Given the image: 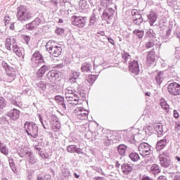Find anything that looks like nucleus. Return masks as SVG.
I'll return each instance as SVG.
<instances>
[{"mask_svg": "<svg viewBox=\"0 0 180 180\" xmlns=\"http://www.w3.org/2000/svg\"><path fill=\"white\" fill-rule=\"evenodd\" d=\"M72 24L73 26H77V27L82 28L85 27V25L86 23V21L85 19H86V17H81V16H77L73 15L72 17Z\"/></svg>", "mask_w": 180, "mask_h": 180, "instance_id": "423d86ee", "label": "nucleus"}, {"mask_svg": "<svg viewBox=\"0 0 180 180\" xmlns=\"http://www.w3.org/2000/svg\"><path fill=\"white\" fill-rule=\"evenodd\" d=\"M79 98L78 96L71 97L68 94L67 95V101L70 105H78Z\"/></svg>", "mask_w": 180, "mask_h": 180, "instance_id": "6ab92c4d", "label": "nucleus"}, {"mask_svg": "<svg viewBox=\"0 0 180 180\" xmlns=\"http://www.w3.org/2000/svg\"><path fill=\"white\" fill-rule=\"evenodd\" d=\"M61 127V124L59 122H53L52 124V130L53 131H57V130H60Z\"/></svg>", "mask_w": 180, "mask_h": 180, "instance_id": "473e14b6", "label": "nucleus"}, {"mask_svg": "<svg viewBox=\"0 0 180 180\" xmlns=\"http://www.w3.org/2000/svg\"><path fill=\"white\" fill-rule=\"evenodd\" d=\"M155 79L158 85H161V84H162V81H164V73L162 72H158L156 75Z\"/></svg>", "mask_w": 180, "mask_h": 180, "instance_id": "b1692460", "label": "nucleus"}, {"mask_svg": "<svg viewBox=\"0 0 180 180\" xmlns=\"http://www.w3.org/2000/svg\"><path fill=\"white\" fill-rule=\"evenodd\" d=\"M41 24V19H40V18H37L32 22L26 25V29L27 30H34V29H37Z\"/></svg>", "mask_w": 180, "mask_h": 180, "instance_id": "9b49d317", "label": "nucleus"}, {"mask_svg": "<svg viewBox=\"0 0 180 180\" xmlns=\"http://www.w3.org/2000/svg\"><path fill=\"white\" fill-rule=\"evenodd\" d=\"M22 39L25 41L26 44H29L30 41V37L27 35H22Z\"/></svg>", "mask_w": 180, "mask_h": 180, "instance_id": "a19ab883", "label": "nucleus"}, {"mask_svg": "<svg viewBox=\"0 0 180 180\" xmlns=\"http://www.w3.org/2000/svg\"><path fill=\"white\" fill-rule=\"evenodd\" d=\"M51 121L53 122V123L59 122H58V118H57V116H56V115H52V117H51Z\"/></svg>", "mask_w": 180, "mask_h": 180, "instance_id": "de8ad7c7", "label": "nucleus"}, {"mask_svg": "<svg viewBox=\"0 0 180 180\" xmlns=\"http://www.w3.org/2000/svg\"><path fill=\"white\" fill-rule=\"evenodd\" d=\"M8 162H9V165L11 168H13V167H15V163L13 162V158H9Z\"/></svg>", "mask_w": 180, "mask_h": 180, "instance_id": "49530a36", "label": "nucleus"}, {"mask_svg": "<svg viewBox=\"0 0 180 180\" xmlns=\"http://www.w3.org/2000/svg\"><path fill=\"white\" fill-rule=\"evenodd\" d=\"M37 150H39V154L41 157H43L44 155V153L40 151L41 148H37Z\"/></svg>", "mask_w": 180, "mask_h": 180, "instance_id": "13d9d810", "label": "nucleus"}, {"mask_svg": "<svg viewBox=\"0 0 180 180\" xmlns=\"http://www.w3.org/2000/svg\"><path fill=\"white\" fill-rule=\"evenodd\" d=\"M167 146V139H161L160 141H158L157 145H156V149L158 151H161L162 148H164Z\"/></svg>", "mask_w": 180, "mask_h": 180, "instance_id": "aec40b11", "label": "nucleus"}, {"mask_svg": "<svg viewBox=\"0 0 180 180\" xmlns=\"http://www.w3.org/2000/svg\"><path fill=\"white\" fill-rule=\"evenodd\" d=\"M78 77H79V74H78V72H74L72 73V77L73 79H77Z\"/></svg>", "mask_w": 180, "mask_h": 180, "instance_id": "8fccbe9b", "label": "nucleus"}, {"mask_svg": "<svg viewBox=\"0 0 180 180\" xmlns=\"http://www.w3.org/2000/svg\"><path fill=\"white\" fill-rule=\"evenodd\" d=\"M150 172L153 174V175H158L160 172H161V169H160V166L157 164H154L150 167Z\"/></svg>", "mask_w": 180, "mask_h": 180, "instance_id": "4be33fe9", "label": "nucleus"}, {"mask_svg": "<svg viewBox=\"0 0 180 180\" xmlns=\"http://www.w3.org/2000/svg\"><path fill=\"white\" fill-rule=\"evenodd\" d=\"M160 106H161L162 109L163 110H165V112L166 113H169V105L168 104V103L167 102V101L165 98H161L160 99Z\"/></svg>", "mask_w": 180, "mask_h": 180, "instance_id": "dca6fc26", "label": "nucleus"}, {"mask_svg": "<svg viewBox=\"0 0 180 180\" xmlns=\"http://www.w3.org/2000/svg\"><path fill=\"white\" fill-rule=\"evenodd\" d=\"M155 63H157V58H155V51L153 49L146 54V65L151 67V65H154Z\"/></svg>", "mask_w": 180, "mask_h": 180, "instance_id": "0eeeda50", "label": "nucleus"}, {"mask_svg": "<svg viewBox=\"0 0 180 180\" xmlns=\"http://www.w3.org/2000/svg\"><path fill=\"white\" fill-rule=\"evenodd\" d=\"M126 150H127V146L124 144H121L117 147V151L121 155H124V154H126Z\"/></svg>", "mask_w": 180, "mask_h": 180, "instance_id": "bb28decb", "label": "nucleus"}, {"mask_svg": "<svg viewBox=\"0 0 180 180\" xmlns=\"http://www.w3.org/2000/svg\"><path fill=\"white\" fill-rule=\"evenodd\" d=\"M94 180H103V178H101V177H96V178H94Z\"/></svg>", "mask_w": 180, "mask_h": 180, "instance_id": "0e129e2a", "label": "nucleus"}, {"mask_svg": "<svg viewBox=\"0 0 180 180\" xmlns=\"http://www.w3.org/2000/svg\"><path fill=\"white\" fill-rule=\"evenodd\" d=\"M148 19L150 22V25L153 26L154 23L157 22V19H158V16H157V13L155 11H152L148 15Z\"/></svg>", "mask_w": 180, "mask_h": 180, "instance_id": "4468645a", "label": "nucleus"}, {"mask_svg": "<svg viewBox=\"0 0 180 180\" xmlns=\"http://www.w3.org/2000/svg\"><path fill=\"white\" fill-rule=\"evenodd\" d=\"M155 129L158 133H162V125L161 124H157L155 126Z\"/></svg>", "mask_w": 180, "mask_h": 180, "instance_id": "ea45409f", "label": "nucleus"}, {"mask_svg": "<svg viewBox=\"0 0 180 180\" xmlns=\"http://www.w3.org/2000/svg\"><path fill=\"white\" fill-rule=\"evenodd\" d=\"M131 13H132V16L134 18V16H136L137 15V13H139V11H137V10L134 9L131 11Z\"/></svg>", "mask_w": 180, "mask_h": 180, "instance_id": "6e6d98bb", "label": "nucleus"}, {"mask_svg": "<svg viewBox=\"0 0 180 180\" xmlns=\"http://www.w3.org/2000/svg\"><path fill=\"white\" fill-rule=\"evenodd\" d=\"M38 180H44V178L41 176H38Z\"/></svg>", "mask_w": 180, "mask_h": 180, "instance_id": "774afa93", "label": "nucleus"}, {"mask_svg": "<svg viewBox=\"0 0 180 180\" xmlns=\"http://www.w3.org/2000/svg\"><path fill=\"white\" fill-rule=\"evenodd\" d=\"M141 180H153V179H150V177L148 176H146V177H143Z\"/></svg>", "mask_w": 180, "mask_h": 180, "instance_id": "680f3d73", "label": "nucleus"}, {"mask_svg": "<svg viewBox=\"0 0 180 180\" xmlns=\"http://www.w3.org/2000/svg\"><path fill=\"white\" fill-rule=\"evenodd\" d=\"M105 15L108 19H110V18L115 15V10H113V8H108Z\"/></svg>", "mask_w": 180, "mask_h": 180, "instance_id": "2f4dec72", "label": "nucleus"}, {"mask_svg": "<svg viewBox=\"0 0 180 180\" xmlns=\"http://www.w3.org/2000/svg\"><path fill=\"white\" fill-rule=\"evenodd\" d=\"M173 115H174V118L179 119V113L178 112V111L176 110H174L173 111Z\"/></svg>", "mask_w": 180, "mask_h": 180, "instance_id": "09e8293b", "label": "nucleus"}, {"mask_svg": "<svg viewBox=\"0 0 180 180\" xmlns=\"http://www.w3.org/2000/svg\"><path fill=\"white\" fill-rule=\"evenodd\" d=\"M97 34H99L100 36H105V32L104 31L98 32Z\"/></svg>", "mask_w": 180, "mask_h": 180, "instance_id": "bf43d9fd", "label": "nucleus"}, {"mask_svg": "<svg viewBox=\"0 0 180 180\" xmlns=\"http://www.w3.org/2000/svg\"><path fill=\"white\" fill-rule=\"evenodd\" d=\"M4 20L5 26H6V27H8V26H9V24L11 23V17H9V15H6L4 17Z\"/></svg>", "mask_w": 180, "mask_h": 180, "instance_id": "e433bc0d", "label": "nucleus"}, {"mask_svg": "<svg viewBox=\"0 0 180 180\" xmlns=\"http://www.w3.org/2000/svg\"><path fill=\"white\" fill-rule=\"evenodd\" d=\"M152 47H154V43L148 41L146 44V49H151Z\"/></svg>", "mask_w": 180, "mask_h": 180, "instance_id": "37998d69", "label": "nucleus"}, {"mask_svg": "<svg viewBox=\"0 0 180 180\" xmlns=\"http://www.w3.org/2000/svg\"><path fill=\"white\" fill-rule=\"evenodd\" d=\"M17 98L16 96H13L11 98V102L13 105H15V106H20V101H16Z\"/></svg>", "mask_w": 180, "mask_h": 180, "instance_id": "4c0bfd02", "label": "nucleus"}, {"mask_svg": "<svg viewBox=\"0 0 180 180\" xmlns=\"http://www.w3.org/2000/svg\"><path fill=\"white\" fill-rule=\"evenodd\" d=\"M46 49L52 57L61 56L63 49L53 40L49 41L46 44Z\"/></svg>", "mask_w": 180, "mask_h": 180, "instance_id": "f257e3e1", "label": "nucleus"}, {"mask_svg": "<svg viewBox=\"0 0 180 180\" xmlns=\"http://www.w3.org/2000/svg\"><path fill=\"white\" fill-rule=\"evenodd\" d=\"M5 46L7 50L9 51H11L13 50V53L16 54L18 57H22V51H20V49L18 46V43L16 42V39H11V38H6ZM12 46V48H11Z\"/></svg>", "mask_w": 180, "mask_h": 180, "instance_id": "7ed1b4c3", "label": "nucleus"}, {"mask_svg": "<svg viewBox=\"0 0 180 180\" xmlns=\"http://www.w3.org/2000/svg\"><path fill=\"white\" fill-rule=\"evenodd\" d=\"M133 33L138 37V39H143L144 36V31L140 30H135Z\"/></svg>", "mask_w": 180, "mask_h": 180, "instance_id": "7c9ffc66", "label": "nucleus"}, {"mask_svg": "<svg viewBox=\"0 0 180 180\" xmlns=\"http://www.w3.org/2000/svg\"><path fill=\"white\" fill-rule=\"evenodd\" d=\"M74 176H75L77 179L79 178V175H78L77 173H74Z\"/></svg>", "mask_w": 180, "mask_h": 180, "instance_id": "69168bd1", "label": "nucleus"}, {"mask_svg": "<svg viewBox=\"0 0 180 180\" xmlns=\"http://www.w3.org/2000/svg\"><path fill=\"white\" fill-rule=\"evenodd\" d=\"M55 101L57 102V103L61 105L63 109H67V107H65V103H64V97L61 96H55Z\"/></svg>", "mask_w": 180, "mask_h": 180, "instance_id": "a878e982", "label": "nucleus"}, {"mask_svg": "<svg viewBox=\"0 0 180 180\" xmlns=\"http://www.w3.org/2000/svg\"><path fill=\"white\" fill-rule=\"evenodd\" d=\"M7 116L12 120H18L20 116V111L16 108H13L7 113Z\"/></svg>", "mask_w": 180, "mask_h": 180, "instance_id": "f8f14e48", "label": "nucleus"}, {"mask_svg": "<svg viewBox=\"0 0 180 180\" xmlns=\"http://www.w3.org/2000/svg\"><path fill=\"white\" fill-rule=\"evenodd\" d=\"M75 115L77 116V119L80 120H85L88 119V110H85L84 108H77L74 110Z\"/></svg>", "mask_w": 180, "mask_h": 180, "instance_id": "1a4fd4ad", "label": "nucleus"}, {"mask_svg": "<svg viewBox=\"0 0 180 180\" xmlns=\"http://www.w3.org/2000/svg\"><path fill=\"white\" fill-rule=\"evenodd\" d=\"M108 41H109V43H110V44H112V46H115V40H113V39L108 37H107Z\"/></svg>", "mask_w": 180, "mask_h": 180, "instance_id": "5fc2aeb1", "label": "nucleus"}, {"mask_svg": "<svg viewBox=\"0 0 180 180\" xmlns=\"http://www.w3.org/2000/svg\"><path fill=\"white\" fill-rule=\"evenodd\" d=\"M28 160L31 164H36L37 162L36 158H34V156L32 153L30 154Z\"/></svg>", "mask_w": 180, "mask_h": 180, "instance_id": "c9c22d12", "label": "nucleus"}, {"mask_svg": "<svg viewBox=\"0 0 180 180\" xmlns=\"http://www.w3.org/2000/svg\"><path fill=\"white\" fill-rule=\"evenodd\" d=\"M74 148H75V146H69V147H68V151H71V150H72V149H74Z\"/></svg>", "mask_w": 180, "mask_h": 180, "instance_id": "052dcab7", "label": "nucleus"}, {"mask_svg": "<svg viewBox=\"0 0 180 180\" xmlns=\"http://www.w3.org/2000/svg\"><path fill=\"white\" fill-rule=\"evenodd\" d=\"M6 72L8 77H11V78H13V80L15 79V78L16 77V69L13 68H10L7 70Z\"/></svg>", "mask_w": 180, "mask_h": 180, "instance_id": "5701e85b", "label": "nucleus"}, {"mask_svg": "<svg viewBox=\"0 0 180 180\" xmlns=\"http://www.w3.org/2000/svg\"><path fill=\"white\" fill-rule=\"evenodd\" d=\"M3 67L5 69L6 72V71H8V70H9L11 68V67H9V65H8V63H6L5 62L3 63Z\"/></svg>", "mask_w": 180, "mask_h": 180, "instance_id": "3c124183", "label": "nucleus"}, {"mask_svg": "<svg viewBox=\"0 0 180 180\" xmlns=\"http://www.w3.org/2000/svg\"><path fill=\"white\" fill-rule=\"evenodd\" d=\"M159 160L161 167H164V168H168V167L171 166V160L169 159H167L164 155H161L159 157Z\"/></svg>", "mask_w": 180, "mask_h": 180, "instance_id": "ddd939ff", "label": "nucleus"}, {"mask_svg": "<svg viewBox=\"0 0 180 180\" xmlns=\"http://www.w3.org/2000/svg\"><path fill=\"white\" fill-rule=\"evenodd\" d=\"M92 70V64L85 62L81 66L82 72H89Z\"/></svg>", "mask_w": 180, "mask_h": 180, "instance_id": "f3484780", "label": "nucleus"}, {"mask_svg": "<svg viewBox=\"0 0 180 180\" xmlns=\"http://www.w3.org/2000/svg\"><path fill=\"white\" fill-rule=\"evenodd\" d=\"M46 71H47V67L44 65L37 72V77H38V78H42L43 75L46 74Z\"/></svg>", "mask_w": 180, "mask_h": 180, "instance_id": "393cba45", "label": "nucleus"}, {"mask_svg": "<svg viewBox=\"0 0 180 180\" xmlns=\"http://www.w3.org/2000/svg\"><path fill=\"white\" fill-rule=\"evenodd\" d=\"M67 95H68L69 96H70L72 98H75V96H78L77 94H73L72 91L68 90V91L65 93L66 101H67Z\"/></svg>", "mask_w": 180, "mask_h": 180, "instance_id": "58836bf2", "label": "nucleus"}, {"mask_svg": "<svg viewBox=\"0 0 180 180\" xmlns=\"http://www.w3.org/2000/svg\"><path fill=\"white\" fill-rule=\"evenodd\" d=\"M158 180H167V177H165V176H160L158 178Z\"/></svg>", "mask_w": 180, "mask_h": 180, "instance_id": "4d7b16f0", "label": "nucleus"}, {"mask_svg": "<svg viewBox=\"0 0 180 180\" xmlns=\"http://www.w3.org/2000/svg\"><path fill=\"white\" fill-rule=\"evenodd\" d=\"M8 27H9V29H11V30H15V23L14 22H10Z\"/></svg>", "mask_w": 180, "mask_h": 180, "instance_id": "864d4df0", "label": "nucleus"}, {"mask_svg": "<svg viewBox=\"0 0 180 180\" xmlns=\"http://www.w3.org/2000/svg\"><path fill=\"white\" fill-rule=\"evenodd\" d=\"M0 151L4 155H8L9 154V149H8V148H6V146H5L4 143L1 142H0Z\"/></svg>", "mask_w": 180, "mask_h": 180, "instance_id": "cd10ccee", "label": "nucleus"}, {"mask_svg": "<svg viewBox=\"0 0 180 180\" xmlns=\"http://www.w3.org/2000/svg\"><path fill=\"white\" fill-rule=\"evenodd\" d=\"M138 150L141 155H150L151 153V146L146 142L140 143Z\"/></svg>", "mask_w": 180, "mask_h": 180, "instance_id": "6e6552de", "label": "nucleus"}, {"mask_svg": "<svg viewBox=\"0 0 180 180\" xmlns=\"http://www.w3.org/2000/svg\"><path fill=\"white\" fill-rule=\"evenodd\" d=\"M129 157L131 160V161H134V162L140 160V156L137 153H131L129 155Z\"/></svg>", "mask_w": 180, "mask_h": 180, "instance_id": "c85d7f7f", "label": "nucleus"}, {"mask_svg": "<svg viewBox=\"0 0 180 180\" xmlns=\"http://www.w3.org/2000/svg\"><path fill=\"white\" fill-rule=\"evenodd\" d=\"M39 86H40V88H41V89H42L43 91H44V89H46V84H45L44 82H41L39 83Z\"/></svg>", "mask_w": 180, "mask_h": 180, "instance_id": "603ef678", "label": "nucleus"}, {"mask_svg": "<svg viewBox=\"0 0 180 180\" xmlns=\"http://www.w3.org/2000/svg\"><path fill=\"white\" fill-rule=\"evenodd\" d=\"M167 91L172 96L180 95V84L176 82H172L168 84Z\"/></svg>", "mask_w": 180, "mask_h": 180, "instance_id": "39448f33", "label": "nucleus"}, {"mask_svg": "<svg viewBox=\"0 0 180 180\" xmlns=\"http://www.w3.org/2000/svg\"><path fill=\"white\" fill-rule=\"evenodd\" d=\"M32 58H34L35 61H38V63H41V61H43V57H41V55L39 52H35L32 55Z\"/></svg>", "mask_w": 180, "mask_h": 180, "instance_id": "c756f323", "label": "nucleus"}, {"mask_svg": "<svg viewBox=\"0 0 180 180\" xmlns=\"http://www.w3.org/2000/svg\"><path fill=\"white\" fill-rule=\"evenodd\" d=\"M175 158H176V160H177V161H180V158H179V156H176L175 157Z\"/></svg>", "mask_w": 180, "mask_h": 180, "instance_id": "338daca9", "label": "nucleus"}, {"mask_svg": "<svg viewBox=\"0 0 180 180\" xmlns=\"http://www.w3.org/2000/svg\"><path fill=\"white\" fill-rule=\"evenodd\" d=\"M56 33L57 34H63L64 33V29L57 28L56 30Z\"/></svg>", "mask_w": 180, "mask_h": 180, "instance_id": "c03bdc74", "label": "nucleus"}, {"mask_svg": "<svg viewBox=\"0 0 180 180\" xmlns=\"http://www.w3.org/2000/svg\"><path fill=\"white\" fill-rule=\"evenodd\" d=\"M6 107V101L4 98V97L0 96V109H4Z\"/></svg>", "mask_w": 180, "mask_h": 180, "instance_id": "f704fd0d", "label": "nucleus"}, {"mask_svg": "<svg viewBox=\"0 0 180 180\" xmlns=\"http://www.w3.org/2000/svg\"><path fill=\"white\" fill-rule=\"evenodd\" d=\"M127 58H129V54L127 53H124L122 55V59H123L124 63H126V61H127Z\"/></svg>", "mask_w": 180, "mask_h": 180, "instance_id": "a18cd8bd", "label": "nucleus"}, {"mask_svg": "<svg viewBox=\"0 0 180 180\" xmlns=\"http://www.w3.org/2000/svg\"><path fill=\"white\" fill-rule=\"evenodd\" d=\"M86 81H88L89 84H94V82L96 81V77L93 75H89L86 78Z\"/></svg>", "mask_w": 180, "mask_h": 180, "instance_id": "72a5a7b5", "label": "nucleus"}, {"mask_svg": "<svg viewBox=\"0 0 180 180\" xmlns=\"http://www.w3.org/2000/svg\"><path fill=\"white\" fill-rule=\"evenodd\" d=\"M115 167H116L117 168H119V167H120V163H119V162H116V163H115Z\"/></svg>", "mask_w": 180, "mask_h": 180, "instance_id": "e2e57ef3", "label": "nucleus"}, {"mask_svg": "<svg viewBox=\"0 0 180 180\" xmlns=\"http://www.w3.org/2000/svg\"><path fill=\"white\" fill-rule=\"evenodd\" d=\"M133 20L135 25H137V26H140V25L143 23V18L141 14L137 13L136 15H134Z\"/></svg>", "mask_w": 180, "mask_h": 180, "instance_id": "412c9836", "label": "nucleus"}, {"mask_svg": "<svg viewBox=\"0 0 180 180\" xmlns=\"http://www.w3.org/2000/svg\"><path fill=\"white\" fill-rule=\"evenodd\" d=\"M24 129L28 136H31L34 139H36L39 136V127L36 124H33L31 122H26L24 124Z\"/></svg>", "mask_w": 180, "mask_h": 180, "instance_id": "20e7f679", "label": "nucleus"}, {"mask_svg": "<svg viewBox=\"0 0 180 180\" xmlns=\"http://www.w3.org/2000/svg\"><path fill=\"white\" fill-rule=\"evenodd\" d=\"M48 78L51 82H54L57 78H58V72L57 70H51L48 73Z\"/></svg>", "mask_w": 180, "mask_h": 180, "instance_id": "2eb2a0df", "label": "nucleus"}, {"mask_svg": "<svg viewBox=\"0 0 180 180\" xmlns=\"http://www.w3.org/2000/svg\"><path fill=\"white\" fill-rule=\"evenodd\" d=\"M16 16L20 22H27V20H30L33 18V14L30 12L26 6H20Z\"/></svg>", "mask_w": 180, "mask_h": 180, "instance_id": "f03ea898", "label": "nucleus"}, {"mask_svg": "<svg viewBox=\"0 0 180 180\" xmlns=\"http://www.w3.org/2000/svg\"><path fill=\"white\" fill-rule=\"evenodd\" d=\"M129 71L134 75H138L140 72V66L139 65V61L132 60L129 64Z\"/></svg>", "mask_w": 180, "mask_h": 180, "instance_id": "9d476101", "label": "nucleus"}, {"mask_svg": "<svg viewBox=\"0 0 180 180\" xmlns=\"http://www.w3.org/2000/svg\"><path fill=\"white\" fill-rule=\"evenodd\" d=\"M121 169H122L123 174H124L125 175H127V174H130V172H131V171H133V167L131 166H130L129 165L123 164L121 166Z\"/></svg>", "mask_w": 180, "mask_h": 180, "instance_id": "a211bd4d", "label": "nucleus"}, {"mask_svg": "<svg viewBox=\"0 0 180 180\" xmlns=\"http://www.w3.org/2000/svg\"><path fill=\"white\" fill-rule=\"evenodd\" d=\"M89 22H90V23H91V25H95V23L96 22V18L94 15L91 16Z\"/></svg>", "mask_w": 180, "mask_h": 180, "instance_id": "79ce46f5", "label": "nucleus"}]
</instances>
